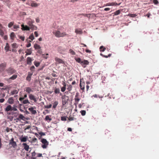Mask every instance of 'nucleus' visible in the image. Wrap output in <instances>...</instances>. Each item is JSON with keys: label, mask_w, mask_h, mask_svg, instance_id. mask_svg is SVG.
I'll list each match as a JSON object with an SVG mask.
<instances>
[{"label": "nucleus", "mask_w": 159, "mask_h": 159, "mask_svg": "<svg viewBox=\"0 0 159 159\" xmlns=\"http://www.w3.org/2000/svg\"><path fill=\"white\" fill-rule=\"evenodd\" d=\"M54 35L57 37H63L68 35L65 32H61L59 30H57L53 32Z\"/></svg>", "instance_id": "f257e3e1"}, {"label": "nucleus", "mask_w": 159, "mask_h": 159, "mask_svg": "<svg viewBox=\"0 0 159 159\" xmlns=\"http://www.w3.org/2000/svg\"><path fill=\"white\" fill-rule=\"evenodd\" d=\"M5 71L9 75H11L16 72V70L13 67H10L6 69Z\"/></svg>", "instance_id": "f03ea898"}, {"label": "nucleus", "mask_w": 159, "mask_h": 159, "mask_svg": "<svg viewBox=\"0 0 159 159\" xmlns=\"http://www.w3.org/2000/svg\"><path fill=\"white\" fill-rule=\"evenodd\" d=\"M41 142L43 143L42 145V147L43 148H45L48 145V142L47 141L46 139H41Z\"/></svg>", "instance_id": "7ed1b4c3"}, {"label": "nucleus", "mask_w": 159, "mask_h": 159, "mask_svg": "<svg viewBox=\"0 0 159 159\" xmlns=\"http://www.w3.org/2000/svg\"><path fill=\"white\" fill-rule=\"evenodd\" d=\"M9 145H11L12 146L15 148L17 146V144L16 142L14 141V138H12L11 140L9 141Z\"/></svg>", "instance_id": "20e7f679"}, {"label": "nucleus", "mask_w": 159, "mask_h": 159, "mask_svg": "<svg viewBox=\"0 0 159 159\" xmlns=\"http://www.w3.org/2000/svg\"><path fill=\"white\" fill-rule=\"evenodd\" d=\"M75 100V104L76 105L77 104H78V102L80 100L79 93H76Z\"/></svg>", "instance_id": "39448f33"}, {"label": "nucleus", "mask_w": 159, "mask_h": 159, "mask_svg": "<svg viewBox=\"0 0 159 159\" xmlns=\"http://www.w3.org/2000/svg\"><path fill=\"white\" fill-rule=\"evenodd\" d=\"M7 64L5 62L2 63L0 64V71H3L6 67Z\"/></svg>", "instance_id": "423d86ee"}, {"label": "nucleus", "mask_w": 159, "mask_h": 159, "mask_svg": "<svg viewBox=\"0 0 159 159\" xmlns=\"http://www.w3.org/2000/svg\"><path fill=\"white\" fill-rule=\"evenodd\" d=\"M58 104V102L57 101H52V104H50V108L51 107L52 105V108L53 109H55L57 107V106Z\"/></svg>", "instance_id": "0eeeda50"}, {"label": "nucleus", "mask_w": 159, "mask_h": 159, "mask_svg": "<svg viewBox=\"0 0 159 159\" xmlns=\"http://www.w3.org/2000/svg\"><path fill=\"white\" fill-rule=\"evenodd\" d=\"M35 109V107H31L29 108L28 110L31 112L32 114H35L37 113V112L36 111L34 110Z\"/></svg>", "instance_id": "6e6552de"}, {"label": "nucleus", "mask_w": 159, "mask_h": 159, "mask_svg": "<svg viewBox=\"0 0 159 159\" xmlns=\"http://www.w3.org/2000/svg\"><path fill=\"white\" fill-rule=\"evenodd\" d=\"M66 96L64 95L62 96L61 97L63 105H65L67 102L68 100L66 99Z\"/></svg>", "instance_id": "1a4fd4ad"}, {"label": "nucleus", "mask_w": 159, "mask_h": 159, "mask_svg": "<svg viewBox=\"0 0 159 159\" xmlns=\"http://www.w3.org/2000/svg\"><path fill=\"white\" fill-rule=\"evenodd\" d=\"M17 77V75H12L11 77L8 78L7 80V81L8 82H10L11 80H14L16 79Z\"/></svg>", "instance_id": "9d476101"}, {"label": "nucleus", "mask_w": 159, "mask_h": 159, "mask_svg": "<svg viewBox=\"0 0 159 159\" xmlns=\"http://www.w3.org/2000/svg\"><path fill=\"white\" fill-rule=\"evenodd\" d=\"M33 75V73H31L30 72H28L27 76L26 78V80L29 82L31 80V78L32 75Z\"/></svg>", "instance_id": "9b49d317"}, {"label": "nucleus", "mask_w": 159, "mask_h": 159, "mask_svg": "<svg viewBox=\"0 0 159 159\" xmlns=\"http://www.w3.org/2000/svg\"><path fill=\"white\" fill-rule=\"evenodd\" d=\"M89 64V62L88 60H84L82 61L81 64L83 67H85V66H84V65H88Z\"/></svg>", "instance_id": "f8f14e48"}, {"label": "nucleus", "mask_w": 159, "mask_h": 159, "mask_svg": "<svg viewBox=\"0 0 159 159\" xmlns=\"http://www.w3.org/2000/svg\"><path fill=\"white\" fill-rule=\"evenodd\" d=\"M21 26L22 27L21 29L23 30H30L29 27L27 25L25 26L23 24H22L21 25Z\"/></svg>", "instance_id": "ddd939ff"}, {"label": "nucleus", "mask_w": 159, "mask_h": 159, "mask_svg": "<svg viewBox=\"0 0 159 159\" xmlns=\"http://www.w3.org/2000/svg\"><path fill=\"white\" fill-rule=\"evenodd\" d=\"M22 145H23L24 149L26 151H29V146L26 143H23L22 144Z\"/></svg>", "instance_id": "4468645a"}, {"label": "nucleus", "mask_w": 159, "mask_h": 159, "mask_svg": "<svg viewBox=\"0 0 159 159\" xmlns=\"http://www.w3.org/2000/svg\"><path fill=\"white\" fill-rule=\"evenodd\" d=\"M84 85H85V83L84 82H82L81 80H80V88L82 90H84Z\"/></svg>", "instance_id": "2eb2a0df"}, {"label": "nucleus", "mask_w": 159, "mask_h": 159, "mask_svg": "<svg viewBox=\"0 0 159 159\" xmlns=\"http://www.w3.org/2000/svg\"><path fill=\"white\" fill-rule=\"evenodd\" d=\"M29 97L30 100L34 101V102H36L37 101L34 96L32 94H30L29 95Z\"/></svg>", "instance_id": "dca6fc26"}, {"label": "nucleus", "mask_w": 159, "mask_h": 159, "mask_svg": "<svg viewBox=\"0 0 159 159\" xmlns=\"http://www.w3.org/2000/svg\"><path fill=\"white\" fill-rule=\"evenodd\" d=\"M27 139V136H25L24 137H21L20 138V139L21 141V142H25L26 141Z\"/></svg>", "instance_id": "f3484780"}, {"label": "nucleus", "mask_w": 159, "mask_h": 159, "mask_svg": "<svg viewBox=\"0 0 159 159\" xmlns=\"http://www.w3.org/2000/svg\"><path fill=\"white\" fill-rule=\"evenodd\" d=\"M62 84L63 85V87L61 88V90L62 92H64L66 89V84L65 82H63Z\"/></svg>", "instance_id": "a211bd4d"}, {"label": "nucleus", "mask_w": 159, "mask_h": 159, "mask_svg": "<svg viewBox=\"0 0 159 159\" xmlns=\"http://www.w3.org/2000/svg\"><path fill=\"white\" fill-rule=\"evenodd\" d=\"M55 59L56 61L59 63H64V61L62 59L60 58L57 57L55 58Z\"/></svg>", "instance_id": "6ab92c4d"}, {"label": "nucleus", "mask_w": 159, "mask_h": 159, "mask_svg": "<svg viewBox=\"0 0 159 159\" xmlns=\"http://www.w3.org/2000/svg\"><path fill=\"white\" fill-rule=\"evenodd\" d=\"M32 60L31 57H28L27 58V64L30 65L32 63Z\"/></svg>", "instance_id": "aec40b11"}, {"label": "nucleus", "mask_w": 159, "mask_h": 159, "mask_svg": "<svg viewBox=\"0 0 159 159\" xmlns=\"http://www.w3.org/2000/svg\"><path fill=\"white\" fill-rule=\"evenodd\" d=\"M12 107L10 105H8L5 109V111H11Z\"/></svg>", "instance_id": "412c9836"}, {"label": "nucleus", "mask_w": 159, "mask_h": 159, "mask_svg": "<svg viewBox=\"0 0 159 159\" xmlns=\"http://www.w3.org/2000/svg\"><path fill=\"white\" fill-rule=\"evenodd\" d=\"M25 91L28 93H30L31 92H33V91L29 87H27L25 88Z\"/></svg>", "instance_id": "4be33fe9"}, {"label": "nucleus", "mask_w": 159, "mask_h": 159, "mask_svg": "<svg viewBox=\"0 0 159 159\" xmlns=\"http://www.w3.org/2000/svg\"><path fill=\"white\" fill-rule=\"evenodd\" d=\"M10 37L11 39L12 40L14 39V38L16 37V35L14 32H12L11 33Z\"/></svg>", "instance_id": "5701e85b"}, {"label": "nucleus", "mask_w": 159, "mask_h": 159, "mask_svg": "<svg viewBox=\"0 0 159 159\" xmlns=\"http://www.w3.org/2000/svg\"><path fill=\"white\" fill-rule=\"evenodd\" d=\"M8 102L10 104H12L14 102V100L12 97H11L8 99Z\"/></svg>", "instance_id": "b1692460"}, {"label": "nucleus", "mask_w": 159, "mask_h": 159, "mask_svg": "<svg viewBox=\"0 0 159 159\" xmlns=\"http://www.w3.org/2000/svg\"><path fill=\"white\" fill-rule=\"evenodd\" d=\"M5 3L9 7H10L11 3V1L9 0H7L5 1Z\"/></svg>", "instance_id": "393cba45"}, {"label": "nucleus", "mask_w": 159, "mask_h": 159, "mask_svg": "<svg viewBox=\"0 0 159 159\" xmlns=\"http://www.w3.org/2000/svg\"><path fill=\"white\" fill-rule=\"evenodd\" d=\"M53 90H54L55 93H60V89L59 88H57L56 87L53 88Z\"/></svg>", "instance_id": "a878e982"}, {"label": "nucleus", "mask_w": 159, "mask_h": 159, "mask_svg": "<svg viewBox=\"0 0 159 159\" xmlns=\"http://www.w3.org/2000/svg\"><path fill=\"white\" fill-rule=\"evenodd\" d=\"M75 32L78 34H81L82 33V31L80 29H76L75 30Z\"/></svg>", "instance_id": "bb28decb"}, {"label": "nucleus", "mask_w": 159, "mask_h": 159, "mask_svg": "<svg viewBox=\"0 0 159 159\" xmlns=\"http://www.w3.org/2000/svg\"><path fill=\"white\" fill-rule=\"evenodd\" d=\"M38 4L34 3V2H31V6L33 7H36L38 6Z\"/></svg>", "instance_id": "cd10ccee"}, {"label": "nucleus", "mask_w": 159, "mask_h": 159, "mask_svg": "<svg viewBox=\"0 0 159 159\" xmlns=\"http://www.w3.org/2000/svg\"><path fill=\"white\" fill-rule=\"evenodd\" d=\"M29 28H30V29H31L32 30H36L37 28L36 26L33 25L29 27Z\"/></svg>", "instance_id": "c85d7f7f"}, {"label": "nucleus", "mask_w": 159, "mask_h": 159, "mask_svg": "<svg viewBox=\"0 0 159 159\" xmlns=\"http://www.w3.org/2000/svg\"><path fill=\"white\" fill-rule=\"evenodd\" d=\"M34 48L36 49H39L41 48V47L39 45H38L37 44H34Z\"/></svg>", "instance_id": "c756f323"}, {"label": "nucleus", "mask_w": 159, "mask_h": 159, "mask_svg": "<svg viewBox=\"0 0 159 159\" xmlns=\"http://www.w3.org/2000/svg\"><path fill=\"white\" fill-rule=\"evenodd\" d=\"M73 87L72 85L70 84L69 85H67V89L68 90V91L70 92L71 91Z\"/></svg>", "instance_id": "7c9ffc66"}, {"label": "nucleus", "mask_w": 159, "mask_h": 159, "mask_svg": "<svg viewBox=\"0 0 159 159\" xmlns=\"http://www.w3.org/2000/svg\"><path fill=\"white\" fill-rule=\"evenodd\" d=\"M9 44L8 43H6V46L5 48V49L6 51V52H8L9 50Z\"/></svg>", "instance_id": "2f4dec72"}, {"label": "nucleus", "mask_w": 159, "mask_h": 159, "mask_svg": "<svg viewBox=\"0 0 159 159\" xmlns=\"http://www.w3.org/2000/svg\"><path fill=\"white\" fill-rule=\"evenodd\" d=\"M91 14H85L84 13H82L80 14L81 15H82L84 16H86L88 18H89L90 17V16L91 15Z\"/></svg>", "instance_id": "473e14b6"}, {"label": "nucleus", "mask_w": 159, "mask_h": 159, "mask_svg": "<svg viewBox=\"0 0 159 159\" xmlns=\"http://www.w3.org/2000/svg\"><path fill=\"white\" fill-rule=\"evenodd\" d=\"M21 102L23 104H27L30 103L28 99H26L24 100H23Z\"/></svg>", "instance_id": "72a5a7b5"}, {"label": "nucleus", "mask_w": 159, "mask_h": 159, "mask_svg": "<svg viewBox=\"0 0 159 159\" xmlns=\"http://www.w3.org/2000/svg\"><path fill=\"white\" fill-rule=\"evenodd\" d=\"M27 97V94L24 95V97H20L19 98V100L20 102H21L24 99Z\"/></svg>", "instance_id": "f704fd0d"}, {"label": "nucleus", "mask_w": 159, "mask_h": 159, "mask_svg": "<svg viewBox=\"0 0 159 159\" xmlns=\"http://www.w3.org/2000/svg\"><path fill=\"white\" fill-rule=\"evenodd\" d=\"M128 16L129 17H135L137 16V15L134 14H129Z\"/></svg>", "instance_id": "c9c22d12"}, {"label": "nucleus", "mask_w": 159, "mask_h": 159, "mask_svg": "<svg viewBox=\"0 0 159 159\" xmlns=\"http://www.w3.org/2000/svg\"><path fill=\"white\" fill-rule=\"evenodd\" d=\"M69 52L72 55H75V52L72 49H70L69 50Z\"/></svg>", "instance_id": "e433bc0d"}, {"label": "nucleus", "mask_w": 159, "mask_h": 159, "mask_svg": "<svg viewBox=\"0 0 159 159\" xmlns=\"http://www.w3.org/2000/svg\"><path fill=\"white\" fill-rule=\"evenodd\" d=\"M29 38L32 40H33L34 39V37L33 33L30 34V35L29 36Z\"/></svg>", "instance_id": "4c0bfd02"}, {"label": "nucleus", "mask_w": 159, "mask_h": 159, "mask_svg": "<svg viewBox=\"0 0 159 159\" xmlns=\"http://www.w3.org/2000/svg\"><path fill=\"white\" fill-rule=\"evenodd\" d=\"M34 22V21H33V20H32L29 21H28V25L29 26V27H30L31 25H33L32 24Z\"/></svg>", "instance_id": "58836bf2"}, {"label": "nucleus", "mask_w": 159, "mask_h": 159, "mask_svg": "<svg viewBox=\"0 0 159 159\" xmlns=\"http://www.w3.org/2000/svg\"><path fill=\"white\" fill-rule=\"evenodd\" d=\"M75 59L78 62L80 63V64L81 63L82 61H81V59L80 58H75Z\"/></svg>", "instance_id": "ea45409f"}, {"label": "nucleus", "mask_w": 159, "mask_h": 159, "mask_svg": "<svg viewBox=\"0 0 159 159\" xmlns=\"http://www.w3.org/2000/svg\"><path fill=\"white\" fill-rule=\"evenodd\" d=\"M120 10H118L116 11L114 13V14L115 15H118L120 13Z\"/></svg>", "instance_id": "a19ab883"}, {"label": "nucleus", "mask_w": 159, "mask_h": 159, "mask_svg": "<svg viewBox=\"0 0 159 159\" xmlns=\"http://www.w3.org/2000/svg\"><path fill=\"white\" fill-rule=\"evenodd\" d=\"M11 46L13 48H15L17 47V44L16 43H12L11 44Z\"/></svg>", "instance_id": "79ce46f5"}, {"label": "nucleus", "mask_w": 159, "mask_h": 159, "mask_svg": "<svg viewBox=\"0 0 159 159\" xmlns=\"http://www.w3.org/2000/svg\"><path fill=\"white\" fill-rule=\"evenodd\" d=\"M26 51L27 52L29 53L30 55L32 53V50L31 48L27 49H26Z\"/></svg>", "instance_id": "37998d69"}, {"label": "nucleus", "mask_w": 159, "mask_h": 159, "mask_svg": "<svg viewBox=\"0 0 159 159\" xmlns=\"http://www.w3.org/2000/svg\"><path fill=\"white\" fill-rule=\"evenodd\" d=\"M100 50L101 51L104 52L106 49V48L104 47L103 46H101L100 47Z\"/></svg>", "instance_id": "c03bdc74"}, {"label": "nucleus", "mask_w": 159, "mask_h": 159, "mask_svg": "<svg viewBox=\"0 0 159 159\" xmlns=\"http://www.w3.org/2000/svg\"><path fill=\"white\" fill-rule=\"evenodd\" d=\"M14 24V22H11L10 23H9V24L8 25V27L9 28L11 27L12 25H13Z\"/></svg>", "instance_id": "a18cd8bd"}, {"label": "nucleus", "mask_w": 159, "mask_h": 159, "mask_svg": "<svg viewBox=\"0 0 159 159\" xmlns=\"http://www.w3.org/2000/svg\"><path fill=\"white\" fill-rule=\"evenodd\" d=\"M18 117L20 120H24V118H25V117L21 114H20Z\"/></svg>", "instance_id": "49530a36"}, {"label": "nucleus", "mask_w": 159, "mask_h": 159, "mask_svg": "<svg viewBox=\"0 0 159 159\" xmlns=\"http://www.w3.org/2000/svg\"><path fill=\"white\" fill-rule=\"evenodd\" d=\"M110 5L111 6H116V5H119V4H118L116 2H112L110 3Z\"/></svg>", "instance_id": "de8ad7c7"}, {"label": "nucleus", "mask_w": 159, "mask_h": 159, "mask_svg": "<svg viewBox=\"0 0 159 159\" xmlns=\"http://www.w3.org/2000/svg\"><path fill=\"white\" fill-rule=\"evenodd\" d=\"M81 114L82 116H84L85 115L86 111L84 110H82L80 111Z\"/></svg>", "instance_id": "09e8293b"}, {"label": "nucleus", "mask_w": 159, "mask_h": 159, "mask_svg": "<svg viewBox=\"0 0 159 159\" xmlns=\"http://www.w3.org/2000/svg\"><path fill=\"white\" fill-rule=\"evenodd\" d=\"M34 64L36 67H38L40 65V63L39 62H34Z\"/></svg>", "instance_id": "8fccbe9b"}, {"label": "nucleus", "mask_w": 159, "mask_h": 159, "mask_svg": "<svg viewBox=\"0 0 159 159\" xmlns=\"http://www.w3.org/2000/svg\"><path fill=\"white\" fill-rule=\"evenodd\" d=\"M49 112V111L48 110L46 109L43 112V113L45 115H46L47 113H48Z\"/></svg>", "instance_id": "3c124183"}, {"label": "nucleus", "mask_w": 159, "mask_h": 159, "mask_svg": "<svg viewBox=\"0 0 159 159\" xmlns=\"http://www.w3.org/2000/svg\"><path fill=\"white\" fill-rule=\"evenodd\" d=\"M153 2L155 4H157L159 3L157 0H153Z\"/></svg>", "instance_id": "603ef678"}, {"label": "nucleus", "mask_w": 159, "mask_h": 159, "mask_svg": "<svg viewBox=\"0 0 159 159\" xmlns=\"http://www.w3.org/2000/svg\"><path fill=\"white\" fill-rule=\"evenodd\" d=\"M19 38L21 39L22 41H24L25 40V37L23 36H20Z\"/></svg>", "instance_id": "864d4df0"}, {"label": "nucleus", "mask_w": 159, "mask_h": 159, "mask_svg": "<svg viewBox=\"0 0 159 159\" xmlns=\"http://www.w3.org/2000/svg\"><path fill=\"white\" fill-rule=\"evenodd\" d=\"M45 120L46 121L48 120H50V117L49 116H47L45 118Z\"/></svg>", "instance_id": "5fc2aeb1"}, {"label": "nucleus", "mask_w": 159, "mask_h": 159, "mask_svg": "<svg viewBox=\"0 0 159 159\" xmlns=\"http://www.w3.org/2000/svg\"><path fill=\"white\" fill-rule=\"evenodd\" d=\"M19 28V25H14L13 26V28L14 29H17Z\"/></svg>", "instance_id": "6e6d98bb"}, {"label": "nucleus", "mask_w": 159, "mask_h": 159, "mask_svg": "<svg viewBox=\"0 0 159 159\" xmlns=\"http://www.w3.org/2000/svg\"><path fill=\"white\" fill-rule=\"evenodd\" d=\"M35 67L34 66H31L30 70L31 71H34V69H35Z\"/></svg>", "instance_id": "4d7b16f0"}, {"label": "nucleus", "mask_w": 159, "mask_h": 159, "mask_svg": "<svg viewBox=\"0 0 159 159\" xmlns=\"http://www.w3.org/2000/svg\"><path fill=\"white\" fill-rule=\"evenodd\" d=\"M61 119L62 121L66 120V119L65 116H62L61 117Z\"/></svg>", "instance_id": "13d9d810"}, {"label": "nucleus", "mask_w": 159, "mask_h": 159, "mask_svg": "<svg viewBox=\"0 0 159 159\" xmlns=\"http://www.w3.org/2000/svg\"><path fill=\"white\" fill-rule=\"evenodd\" d=\"M20 120H21L19 118V117L16 119H14V120H15L16 122H18V121H20Z\"/></svg>", "instance_id": "bf43d9fd"}, {"label": "nucleus", "mask_w": 159, "mask_h": 159, "mask_svg": "<svg viewBox=\"0 0 159 159\" xmlns=\"http://www.w3.org/2000/svg\"><path fill=\"white\" fill-rule=\"evenodd\" d=\"M43 57H44L46 59H47L48 58V56L49 55L48 54H46V55L43 54Z\"/></svg>", "instance_id": "052dcab7"}, {"label": "nucleus", "mask_w": 159, "mask_h": 159, "mask_svg": "<svg viewBox=\"0 0 159 159\" xmlns=\"http://www.w3.org/2000/svg\"><path fill=\"white\" fill-rule=\"evenodd\" d=\"M3 34H4L3 31L2 30H0V35L2 36H3Z\"/></svg>", "instance_id": "680f3d73"}, {"label": "nucleus", "mask_w": 159, "mask_h": 159, "mask_svg": "<svg viewBox=\"0 0 159 159\" xmlns=\"http://www.w3.org/2000/svg\"><path fill=\"white\" fill-rule=\"evenodd\" d=\"M17 110V109L15 107H12V109H11V111H16Z\"/></svg>", "instance_id": "e2e57ef3"}, {"label": "nucleus", "mask_w": 159, "mask_h": 159, "mask_svg": "<svg viewBox=\"0 0 159 159\" xmlns=\"http://www.w3.org/2000/svg\"><path fill=\"white\" fill-rule=\"evenodd\" d=\"M69 120L70 121L73 120H74V118L73 117H70L69 118Z\"/></svg>", "instance_id": "0e129e2a"}, {"label": "nucleus", "mask_w": 159, "mask_h": 159, "mask_svg": "<svg viewBox=\"0 0 159 159\" xmlns=\"http://www.w3.org/2000/svg\"><path fill=\"white\" fill-rule=\"evenodd\" d=\"M5 101V99L4 98H1L0 99V103H2L3 102Z\"/></svg>", "instance_id": "69168bd1"}, {"label": "nucleus", "mask_w": 159, "mask_h": 159, "mask_svg": "<svg viewBox=\"0 0 159 159\" xmlns=\"http://www.w3.org/2000/svg\"><path fill=\"white\" fill-rule=\"evenodd\" d=\"M3 38L5 40H7L8 39V36L7 35H5L4 36Z\"/></svg>", "instance_id": "338daca9"}, {"label": "nucleus", "mask_w": 159, "mask_h": 159, "mask_svg": "<svg viewBox=\"0 0 159 159\" xmlns=\"http://www.w3.org/2000/svg\"><path fill=\"white\" fill-rule=\"evenodd\" d=\"M10 130H11V129H10L8 127H7L6 128V131L7 132H8L10 131Z\"/></svg>", "instance_id": "774afa93"}]
</instances>
